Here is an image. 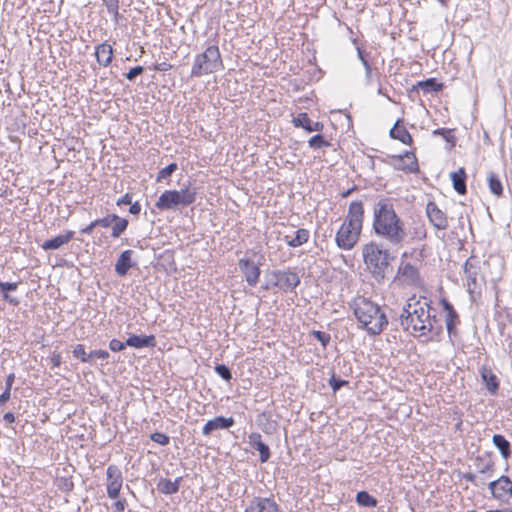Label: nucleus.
<instances>
[{
	"label": "nucleus",
	"instance_id": "1",
	"mask_svg": "<svg viewBox=\"0 0 512 512\" xmlns=\"http://www.w3.org/2000/svg\"><path fill=\"white\" fill-rule=\"evenodd\" d=\"M372 227L379 238L392 246H402L408 237L404 221L387 199H381L375 204Z\"/></svg>",
	"mask_w": 512,
	"mask_h": 512
},
{
	"label": "nucleus",
	"instance_id": "2",
	"mask_svg": "<svg viewBox=\"0 0 512 512\" xmlns=\"http://www.w3.org/2000/svg\"><path fill=\"white\" fill-rule=\"evenodd\" d=\"M432 307L426 298L408 299L400 315V324L405 331L419 333L420 336L433 331L436 317L431 315Z\"/></svg>",
	"mask_w": 512,
	"mask_h": 512
},
{
	"label": "nucleus",
	"instance_id": "3",
	"mask_svg": "<svg viewBox=\"0 0 512 512\" xmlns=\"http://www.w3.org/2000/svg\"><path fill=\"white\" fill-rule=\"evenodd\" d=\"M351 306L356 319L369 335H379L387 327L388 319L385 312L373 301L357 297Z\"/></svg>",
	"mask_w": 512,
	"mask_h": 512
},
{
	"label": "nucleus",
	"instance_id": "4",
	"mask_svg": "<svg viewBox=\"0 0 512 512\" xmlns=\"http://www.w3.org/2000/svg\"><path fill=\"white\" fill-rule=\"evenodd\" d=\"M364 207L361 201H353L349 205L347 216L336 233L337 246L343 250H351L357 243L363 225Z\"/></svg>",
	"mask_w": 512,
	"mask_h": 512
},
{
	"label": "nucleus",
	"instance_id": "5",
	"mask_svg": "<svg viewBox=\"0 0 512 512\" xmlns=\"http://www.w3.org/2000/svg\"><path fill=\"white\" fill-rule=\"evenodd\" d=\"M362 256L368 270L378 282H382L392 270L389 251L375 242L363 246Z\"/></svg>",
	"mask_w": 512,
	"mask_h": 512
},
{
	"label": "nucleus",
	"instance_id": "6",
	"mask_svg": "<svg viewBox=\"0 0 512 512\" xmlns=\"http://www.w3.org/2000/svg\"><path fill=\"white\" fill-rule=\"evenodd\" d=\"M223 68V62L218 46L210 45L206 50L195 57L191 70V77L215 73Z\"/></svg>",
	"mask_w": 512,
	"mask_h": 512
},
{
	"label": "nucleus",
	"instance_id": "7",
	"mask_svg": "<svg viewBox=\"0 0 512 512\" xmlns=\"http://www.w3.org/2000/svg\"><path fill=\"white\" fill-rule=\"evenodd\" d=\"M196 200V190L185 188L181 190L164 191L155 203L159 210H174L178 207H186Z\"/></svg>",
	"mask_w": 512,
	"mask_h": 512
},
{
	"label": "nucleus",
	"instance_id": "8",
	"mask_svg": "<svg viewBox=\"0 0 512 512\" xmlns=\"http://www.w3.org/2000/svg\"><path fill=\"white\" fill-rule=\"evenodd\" d=\"M489 489L493 497L501 503L512 504V481L507 476L490 482Z\"/></svg>",
	"mask_w": 512,
	"mask_h": 512
},
{
	"label": "nucleus",
	"instance_id": "9",
	"mask_svg": "<svg viewBox=\"0 0 512 512\" xmlns=\"http://www.w3.org/2000/svg\"><path fill=\"white\" fill-rule=\"evenodd\" d=\"M106 475L107 495L110 499H117L123 484L122 472L117 466L110 465L107 468Z\"/></svg>",
	"mask_w": 512,
	"mask_h": 512
},
{
	"label": "nucleus",
	"instance_id": "10",
	"mask_svg": "<svg viewBox=\"0 0 512 512\" xmlns=\"http://www.w3.org/2000/svg\"><path fill=\"white\" fill-rule=\"evenodd\" d=\"M390 164L396 169L408 173L418 171L417 159L412 152H405L404 155H393Z\"/></svg>",
	"mask_w": 512,
	"mask_h": 512
},
{
	"label": "nucleus",
	"instance_id": "11",
	"mask_svg": "<svg viewBox=\"0 0 512 512\" xmlns=\"http://www.w3.org/2000/svg\"><path fill=\"white\" fill-rule=\"evenodd\" d=\"M426 214L430 223L438 230H445L448 227L446 214L439 209L436 203L430 201L426 206Z\"/></svg>",
	"mask_w": 512,
	"mask_h": 512
},
{
	"label": "nucleus",
	"instance_id": "12",
	"mask_svg": "<svg viewBox=\"0 0 512 512\" xmlns=\"http://www.w3.org/2000/svg\"><path fill=\"white\" fill-rule=\"evenodd\" d=\"M399 279L407 285L419 286L421 278L418 269L410 263H401L398 268Z\"/></svg>",
	"mask_w": 512,
	"mask_h": 512
},
{
	"label": "nucleus",
	"instance_id": "13",
	"mask_svg": "<svg viewBox=\"0 0 512 512\" xmlns=\"http://www.w3.org/2000/svg\"><path fill=\"white\" fill-rule=\"evenodd\" d=\"M244 512H279V507L271 498L254 497Z\"/></svg>",
	"mask_w": 512,
	"mask_h": 512
},
{
	"label": "nucleus",
	"instance_id": "14",
	"mask_svg": "<svg viewBox=\"0 0 512 512\" xmlns=\"http://www.w3.org/2000/svg\"><path fill=\"white\" fill-rule=\"evenodd\" d=\"M238 264L248 285L252 287L256 286L260 277L259 266L249 259H240Z\"/></svg>",
	"mask_w": 512,
	"mask_h": 512
},
{
	"label": "nucleus",
	"instance_id": "15",
	"mask_svg": "<svg viewBox=\"0 0 512 512\" xmlns=\"http://www.w3.org/2000/svg\"><path fill=\"white\" fill-rule=\"evenodd\" d=\"M276 279V285L284 291L293 290L300 284L298 274L292 271H279L276 273Z\"/></svg>",
	"mask_w": 512,
	"mask_h": 512
},
{
	"label": "nucleus",
	"instance_id": "16",
	"mask_svg": "<svg viewBox=\"0 0 512 512\" xmlns=\"http://www.w3.org/2000/svg\"><path fill=\"white\" fill-rule=\"evenodd\" d=\"M443 308L446 312L445 323L449 336L457 334L456 326L459 323V317L452 304L447 300H442Z\"/></svg>",
	"mask_w": 512,
	"mask_h": 512
},
{
	"label": "nucleus",
	"instance_id": "17",
	"mask_svg": "<svg viewBox=\"0 0 512 512\" xmlns=\"http://www.w3.org/2000/svg\"><path fill=\"white\" fill-rule=\"evenodd\" d=\"M233 425L234 419L232 417L226 418L223 416H217L214 419L207 421L202 429V433L203 435L208 436L215 430L228 429Z\"/></svg>",
	"mask_w": 512,
	"mask_h": 512
},
{
	"label": "nucleus",
	"instance_id": "18",
	"mask_svg": "<svg viewBox=\"0 0 512 512\" xmlns=\"http://www.w3.org/2000/svg\"><path fill=\"white\" fill-rule=\"evenodd\" d=\"M248 443L250 444V446L257 450L260 454V461L262 463H265L269 460L270 458V449H269V446L266 445L263 441H262V437L259 433H251L249 436H248Z\"/></svg>",
	"mask_w": 512,
	"mask_h": 512
},
{
	"label": "nucleus",
	"instance_id": "19",
	"mask_svg": "<svg viewBox=\"0 0 512 512\" xmlns=\"http://www.w3.org/2000/svg\"><path fill=\"white\" fill-rule=\"evenodd\" d=\"M464 275L470 292H473L478 286L479 267L473 264L472 259H468L464 265Z\"/></svg>",
	"mask_w": 512,
	"mask_h": 512
},
{
	"label": "nucleus",
	"instance_id": "20",
	"mask_svg": "<svg viewBox=\"0 0 512 512\" xmlns=\"http://www.w3.org/2000/svg\"><path fill=\"white\" fill-rule=\"evenodd\" d=\"M74 237V232L71 230L66 231L65 234L58 235L52 239L46 240L41 244V248L45 251L57 250L63 245L70 242Z\"/></svg>",
	"mask_w": 512,
	"mask_h": 512
},
{
	"label": "nucleus",
	"instance_id": "21",
	"mask_svg": "<svg viewBox=\"0 0 512 512\" xmlns=\"http://www.w3.org/2000/svg\"><path fill=\"white\" fill-rule=\"evenodd\" d=\"M134 252L132 250H125L123 251L116 263H115V271L117 275L119 276H125L129 269L134 266V263L132 262V256Z\"/></svg>",
	"mask_w": 512,
	"mask_h": 512
},
{
	"label": "nucleus",
	"instance_id": "22",
	"mask_svg": "<svg viewBox=\"0 0 512 512\" xmlns=\"http://www.w3.org/2000/svg\"><path fill=\"white\" fill-rule=\"evenodd\" d=\"M292 122L295 127H301L308 132H320L324 127L322 123L312 121L306 113H300Z\"/></svg>",
	"mask_w": 512,
	"mask_h": 512
},
{
	"label": "nucleus",
	"instance_id": "23",
	"mask_svg": "<svg viewBox=\"0 0 512 512\" xmlns=\"http://www.w3.org/2000/svg\"><path fill=\"white\" fill-rule=\"evenodd\" d=\"M127 346L133 348H153L156 345V338L154 335H131L125 342Z\"/></svg>",
	"mask_w": 512,
	"mask_h": 512
},
{
	"label": "nucleus",
	"instance_id": "24",
	"mask_svg": "<svg viewBox=\"0 0 512 512\" xmlns=\"http://www.w3.org/2000/svg\"><path fill=\"white\" fill-rule=\"evenodd\" d=\"M401 123L402 120L398 119L390 130L389 135L392 139L399 140L406 145H411L413 142L412 136L405 127L401 126Z\"/></svg>",
	"mask_w": 512,
	"mask_h": 512
},
{
	"label": "nucleus",
	"instance_id": "25",
	"mask_svg": "<svg viewBox=\"0 0 512 512\" xmlns=\"http://www.w3.org/2000/svg\"><path fill=\"white\" fill-rule=\"evenodd\" d=\"M95 56L99 65L107 67L110 65L113 57V48L111 45L102 43L96 47Z\"/></svg>",
	"mask_w": 512,
	"mask_h": 512
},
{
	"label": "nucleus",
	"instance_id": "26",
	"mask_svg": "<svg viewBox=\"0 0 512 512\" xmlns=\"http://www.w3.org/2000/svg\"><path fill=\"white\" fill-rule=\"evenodd\" d=\"M481 378L487 388V390L495 394L499 388V382L497 376L493 373L490 368L482 367L480 370Z\"/></svg>",
	"mask_w": 512,
	"mask_h": 512
},
{
	"label": "nucleus",
	"instance_id": "27",
	"mask_svg": "<svg viewBox=\"0 0 512 512\" xmlns=\"http://www.w3.org/2000/svg\"><path fill=\"white\" fill-rule=\"evenodd\" d=\"M450 178L455 191L459 194H465L467 191L465 169L461 167L458 171L452 172Z\"/></svg>",
	"mask_w": 512,
	"mask_h": 512
},
{
	"label": "nucleus",
	"instance_id": "28",
	"mask_svg": "<svg viewBox=\"0 0 512 512\" xmlns=\"http://www.w3.org/2000/svg\"><path fill=\"white\" fill-rule=\"evenodd\" d=\"M182 477L176 478L174 481L170 479H161L158 483V490L166 495L175 494L179 491Z\"/></svg>",
	"mask_w": 512,
	"mask_h": 512
},
{
	"label": "nucleus",
	"instance_id": "29",
	"mask_svg": "<svg viewBox=\"0 0 512 512\" xmlns=\"http://www.w3.org/2000/svg\"><path fill=\"white\" fill-rule=\"evenodd\" d=\"M492 442L495 447L500 451L502 457L507 459L511 455L510 443L509 441L500 434H495L492 438Z\"/></svg>",
	"mask_w": 512,
	"mask_h": 512
},
{
	"label": "nucleus",
	"instance_id": "30",
	"mask_svg": "<svg viewBox=\"0 0 512 512\" xmlns=\"http://www.w3.org/2000/svg\"><path fill=\"white\" fill-rule=\"evenodd\" d=\"M309 236V231L301 228L295 232V237L288 239V236H286L285 239L289 247L295 248L305 244L309 240Z\"/></svg>",
	"mask_w": 512,
	"mask_h": 512
},
{
	"label": "nucleus",
	"instance_id": "31",
	"mask_svg": "<svg viewBox=\"0 0 512 512\" xmlns=\"http://www.w3.org/2000/svg\"><path fill=\"white\" fill-rule=\"evenodd\" d=\"M17 288H18L17 282H1L0 281V291L2 293L3 299L12 305H17L19 303V301L16 298L10 296L9 292L16 291Z\"/></svg>",
	"mask_w": 512,
	"mask_h": 512
},
{
	"label": "nucleus",
	"instance_id": "32",
	"mask_svg": "<svg viewBox=\"0 0 512 512\" xmlns=\"http://www.w3.org/2000/svg\"><path fill=\"white\" fill-rule=\"evenodd\" d=\"M488 186H489L490 192L493 195L500 197L503 194V185H502V182H501L499 176L496 173H493V172L489 173Z\"/></svg>",
	"mask_w": 512,
	"mask_h": 512
},
{
	"label": "nucleus",
	"instance_id": "33",
	"mask_svg": "<svg viewBox=\"0 0 512 512\" xmlns=\"http://www.w3.org/2000/svg\"><path fill=\"white\" fill-rule=\"evenodd\" d=\"M417 87L424 93H431L440 91L443 87V84L438 83L435 78H429L425 81L418 82Z\"/></svg>",
	"mask_w": 512,
	"mask_h": 512
},
{
	"label": "nucleus",
	"instance_id": "34",
	"mask_svg": "<svg viewBox=\"0 0 512 512\" xmlns=\"http://www.w3.org/2000/svg\"><path fill=\"white\" fill-rule=\"evenodd\" d=\"M356 502L363 507H375L377 505V500L366 491L357 493Z\"/></svg>",
	"mask_w": 512,
	"mask_h": 512
},
{
	"label": "nucleus",
	"instance_id": "35",
	"mask_svg": "<svg viewBox=\"0 0 512 512\" xmlns=\"http://www.w3.org/2000/svg\"><path fill=\"white\" fill-rule=\"evenodd\" d=\"M128 220L125 218H121L118 216V219L114 220V225L112 226L111 236L113 238H119L127 229Z\"/></svg>",
	"mask_w": 512,
	"mask_h": 512
},
{
	"label": "nucleus",
	"instance_id": "36",
	"mask_svg": "<svg viewBox=\"0 0 512 512\" xmlns=\"http://www.w3.org/2000/svg\"><path fill=\"white\" fill-rule=\"evenodd\" d=\"M308 145L313 149H321L323 147H329L331 144L323 137V135L317 134L308 140Z\"/></svg>",
	"mask_w": 512,
	"mask_h": 512
},
{
	"label": "nucleus",
	"instance_id": "37",
	"mask_svg": "<svg viewBox=\"0 0 512 512\" xmlns=\"http://www.w3.org/2000/svg\"><path fill=\"white\" fill-rule=\"evenodd\" d=\"M177 168L178 166L176 163L169 164L158 172L156 180L160 182L163 179L169 178L177 170Z\"/></svg>",
	"mask_w": 512,
	"mask_h": 512
},
{
	"label": "nucleus",
	"instance_id": "38",
	"mask_svg": "<svg viewBox=\"0 0 512 512\" xmlns=\"http://www.w3.org/2000/svg\"><path fill=\"white\" fill-rule=\"evenodd\" d=\"M73 356L82 362L90 363L89 353H86L85 347L82 344H78L73 349Z\"/></svg>",
	"mask_w": 512,
	"mask_h": 512
},
{
	"label": "nucleus",
	"instance_id": "39",
	"mask_svg": "<svg viewBox=\"0 0 512 512\" xmlns=\"http://www.w3.org/2000/svg\"><path fill=\"white\" fill-rule=\"evenodd\" d=\"M311 335L321 343L323 348H326L331 340L330 334L322 331L314 330L311 332Z\"/></svg>",
	"mask_w": 512,
	"mask_h": 512
},
{
	"label": "nucleus",
	"instance_id": "40",
	"mask_svg": "<svg viewBox=\"0 0 512 512\" xmlns=\"http://www.w3.org/2000/svg\"><path fill=\"white\" fill-rule=\"evenodd\" d=\"M215 372L225 381H230L232 379L231 370L224 364L216 365Z\"/></svg>",
	"mask_w": 512,
	"mask_h": 512
},
{
	"label": "nucleus",
	"instance_id": "41",
	"mask_svg": "<svg viewBox=\"0 0 512 512\" xmlns=\"http://www.w3.org/2000/svg\"><path fill=\"white\" fill-rule=\"evenodd\" d=\"M115 219H118V215L110 214L106 217L96 219L95 221H96L97 227L100 226L103 228H107L112 225V223L114 222Z\"/></svg>",
	"mask_w": 512,
	"mask_h": 512
},
{
	"label": "nucleus",
	"instance_id": "42",
	"mask_svg": "<svg viewBox=\"0 0 512 512\" xmlns=\"http://www.w3.org/2000/svg\"><path fill=\"white\" fill-rule=\"evenodd\" d=\"M150 438L153 442L163 446L168 445L170 441V438L166 434L161 432H155L151 434Z\"/></svg>",
	"mask_w": 512,
	"mask_h": 512
},
{
	"label": "nucleus",
	"instance_id": "43",
	"mask_svg": "<svg viewBox=\"0 0 512 512\" xmlns=\"http://www.w3.org/2000/svg\"><path fill=\"white\" fill-rule=\"evenodd\" d=\"M144 71L142 66H136L131 68L126 74L125 77L129 81H133L137 76L141 75Z\"/></svg>",
	"mask_w": 512,
	"mask_h": 512
},
{
	"label": "nucleus",
	"instance_id": "44",
	"mask_svg": "<svg viewBox=\"0 0 512 512\" xmlns=\"http://www.w3.org/2000/svg\"><path fill=\"white\" fill-rule=\"evenodd\" d=\"M126 346H127V344H125V342H121L118 339H112L109 342V348L113 352H120V351L124 350Z\"/></svg>",
	"mask_w": 512,
	"mask_h": 512
},
{
	"label": "nucleus",
	"instance_id": "45",
	"mask_svg": "<svg viewBox=\"0 0 512 512\" xmlns=\"http://www.w3.org/2000/svg\"><path fill=\"white\" fill-rule=\"evenodd\" d=\"M108 13H116V9H119V0H102Z\"/></svg>",
	"mask_w": 512,
	"mask_h": 512
},
{
	"label": "nucleus",
	"instance_id": "46",
	"mask_svg": "<svg viewBox=\"0 0 512 512\" xmlns=\"http://www.w3.org/2000/svg\"><path fill=\"white\" fill-rule=\"evenodd\" d=\"M90 362H92L93 358L99 359H107L109 357V353L106 350H94L89 353Z\"/></svg>",
	"mask_w": 512,
	"mask_h": 512
},
{
	"label": "nucleus",
	"instance_id": "47",
	"mask_svg": "<svg viewBox=\"0 0 512 512\" xmlns=\"http://www.w3.org/2000/svg\"><path fill=\"white\" fill-rule=\"evenodd\" d=\"M347 383V381L336 379L334 376L329 380V384L333 391L339 390L342 386L346 385Z\"/></svg>",
	"mask_w": 512,
	"mask_h": 512
},
{
	"label": "nucleus",
	"instance_id": "48",
	"mask_svg": "<svg viewBox=\"0 0 512 512\" xmlns=\"http://www.w3.org/2000/svg\"><path fill=\"white\" fill-rule=\"evenodd\" d=\"M127 506V501L125 499H118L114 504L115 512H124Z\"/></svg>",
	"mask_w": 512,
	"mask_h": 512
},
{
	"label": "nucleus",
	"instance_id": "49",
	"mask_svg": "<svg viewBox=\"0 0 512 512\" xmlns=\"http://www.w3.org/2000/svg\"><path fill=\"white\" fill-rule=\"evenodd\" d=\"M426 237V229L423 225L415 228L414 238L417 240H422Z\"/></svg>",
	"mask_w": 512,
	"mask_h": 512
},
{
	"label": "nucleus",
	"instance_id": "50",
	"mask_svg": "<svg viewBox=\"0 0 512 512\" xmlns=\"http://www.w3.org/2000/svg\"><path fill=\"white\" fill-rule=\"evenodd\" d=\"M132 203V196L126 193L123 197L119 198L116 202L118 206L130 205Z\"/></svg>",
	"mask_w": 512,
	"mask_h": 512
},
{
	"label": "nucleus",
	"instance_id": "51",
	"mask_svg": "<svg viewBox=\"0 0 512 512\" xmlns=\"http://www.w3.org/2000/svg\"><path fill=\"white\" fill-rule=\"evenodd\" d=\"M171 67L172 66L169 63L162 62V63L156 64L154 66V70L161 71V72H166V71L170 70Z\"/></svg>",
	"mask_w": 512,
	"mask_h": 512
},
{
	"label": "nucleus",
	"instance_id": "52",
	"mask_svg": "<svg viewBox=\"0 0 512 512\" xmlns=\"http://www.w3.org/2000/svg\"><path fill=\"white\" fill-rule=\"evenodd\" d=\"M14 380H15V374L14 373H10L7 378H6V382H5V390H8L11 392V388H12V385L14 383Z\"/></svg>",
	"mask_w": 512,
	"mask_h": 512
},
{
	"label": "nucleus",
	"instance_id": "53",
	"mask_svg": "<svg viewBox=\"0 0 512 512\" xmlns=\"http://www.w3.org/2000/svg\"><path fill=\"white\" fill-rule=\"evenodd\" d=\"M140 211H141V206L138 202L130 204L129 212L131 214L138 215L140 213Z\"/></svg>",
	"mask_w": 512,
	"mask_h": 512
},
{
	"label": "nucleus",
	"instance_id": "54",
	"mask_svg": "<svg viewBox=\"0 0 512 512\" xmlns=\"http://www.w3.org/2000/svg\"><path fill=\"white\" fill-rule=\"evenodd\" d=\"M11 397V392L8 390H4V392L0 395V406H3Z\"/></svg>",
	"mask_w": 512,
	"mask_h": 512
},
{
	"label": "nucleus",
	"instance_id": "55",
	"mask_svg": "<svg viewBox=\"0 0 512 512\" xmlns=\"http://www.w3.org/2000/svg\"><path fill=\"white\" fill-rule=\"evenodd\" d=\"M97 227L96 221H92L89 225H87L85 228L81 229V232L84 234H90L92 233L93 229Z\"/></svg>",
	"mask_w": 512,
	"mask_h": 512
},
{
	"label": "nucleus",
	"instance_id": "56",
	"mask_svg": "<svg viewBox=\"0 0 512 512\" xmlns=\"http://www.w3.org/2000/svg\"><path fill=\"white\" fill-rule=\"evenodd\" d=\"M3 419L7 423H14L15 422V416L12 412H7L4 414Z\"/></svg>",
	"mask_w": 512,
	"mask_h": 512
},
{
	"label": "nucleus",
	"instance_id": "57",
	"mask_svg": "<svg viewBox=\"0 0 512 512\" xmlns=\"http://www.w3.org/2000/svg\"><path fill=\"white\" fill-rule=\"evenodd\" d=\"M363 66H364V68H365L366 78H367V79H370V77H371V73H372L371 65L369 64V62H368V61H364Z\"/></svg>",
	"mask_w": 512,
	"mask_h": 512
},
{
	"label": "nucleus",
	"instance_id": "58",
	"mask_svg": "<svg viewBox=\"0 0 512 512\" xmlns=\"http://www.w3.org/2000/svg\"><path fill=\"white\" fill-rule=\"evenodd\" d=\"M357 56L359 58V60L362 62V64H364V61H368L365 57V52L364 50H362L361 48H357Z\"/></svg>",
	"mask_w": 512,
	"mask_h": 512
},
{
	"label": "nucleus",
	"instance_id": "59",
	"mask_svg": "<svg viewBox=\"0 0 512 512\" xmlns=\"http://www.w3.org/2000/svg\"><path fill=\"white\" fill-rule=\"evenodd\" d=\"M52 363L54 366H59L61 363V357L59 354H54L51 358Z\"/></svg>",
	"mask_w": 512,
	"mask_h": 512
},
{
	"label": "nucleus",
	"instance_id": "60",
	"mask_svg": "<svg viewBox=\"0 0 512 512\" xmlns=\"http://www.w3.org/2000/svg\"><path fill=\"white\" fill-rule=\"evenodd\" d=\"M492 468L491 463H486L485 466L480 470L481 473H485L486 471H489Z\"/></svg>",
	"mask_w": 512,
	"mask_h": 512
},
{
	"label": "nucleus",
	"instance_id": "61",
	"mask_svg": "<svg viewBox=\"0 0 512 512\" xmlns=\"http://www.w3.org/2000/svg\"><path fill=\"white\" fill-rule=\"evenodd\" d=\"M445 133H447V130L444 128H439L434 131V134L436 135H444Z\"/></svg>",
	"mask_w": 512,
	"mask_h": 512
},
{
	"label": "nucleus",
	"instance_id": "62",
	"mask_svg": "<svg viewBox=\"0 0 512 512\" xmlns=\"http://www.w3.org/2000/svg\"><path fill=\"white\" fill-rule=\"evenodd\" d=\"M119 9H116V13H110L112 16H113V19L115 20V22H118L119 18H120V14H119Z\"/></svg>",
	"mask_w": 512,
	"mask_h": 512
},
{
	"label": "nucleus",
	"instance_id": "63",
	"mask_svg": "<svg viewBox=\"0 0 512 512\" xmlns=\"http://www.w3.org/2000/svg\"><path fill=\"white\" fill-rule=\"evenodd\" d=\"M464 477L468 481H473L475 479V476L473 474H466Z\"/></svg>",
	"mask_w": 512,
	"mask_h": 512
},
{
	"label": "nucleus",
	"instance_id": "64",
	"mask_svg": "<svg viewBox=\"0 0 512 512\" xmlns=\"http://www.w3.org/2000/svg\"><path fill=\"white\" fill-rule=\"evenodd\" d=\"M497 512H512V511L497 510Z\"/></svg>",
	"mask_w": 512,
	"mask_h": 512
}]
</instances>
